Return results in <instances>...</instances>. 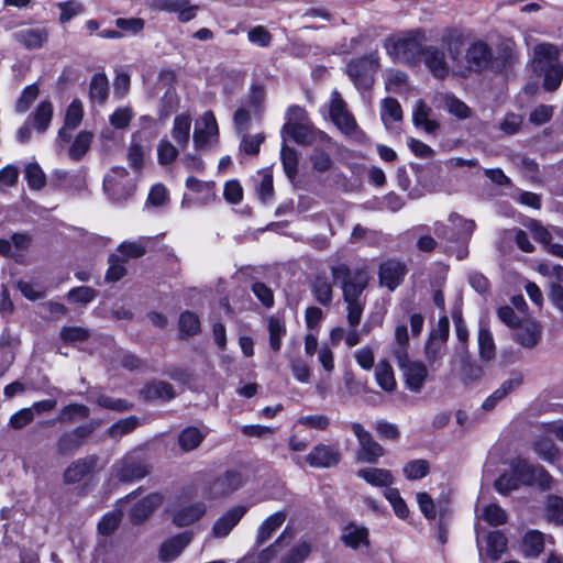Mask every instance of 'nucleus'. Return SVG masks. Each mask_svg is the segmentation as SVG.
I'll return each instance as SVG.
<instances>
[{
    "instance_id": "nucleus-1",
    "label": "nucleus",
    "mask_w": 563,
    "mask_h": 563,
    "mask_svg": "<svg viewBox=\"0 0 563 563\" xmlns=\"http://www.w3.org/2000/svg\"><path fill=\"white\" fill-rule=\"evenodd\" d=\"M441 43L452 60L455 77L467 78L472 73H479L492 63L490 47L483 41H475L466 46L465 37L460 31H450L443 35Z\"/></svg>"
},
{
    "instance_id": "nucleus-2",
    "label": "nucleus",
    "mask_w": 563,
    "mask_h": 563,
    "mask_svg": "<svg viewBox=\"0 0 563 563\" xmlns=\"http://www.w3.org/2000/svg\"><path fill=\"white\" fill-rule=\"evenodd\" d=\"M533 65L537 71L543 74V88L545 91H555L563 80V63L555 45L542 43L533 49Z\"/></svg>"
},
{
    "instance_id": "nucleus-3",
    "label": "nucleus",
    "mask_w": 563,
    "mask_h": 563,
    "mask_svg": "<svg viewBox=\"0 0 563 563\" xmlns=\"http://www.w3.org/2000/svg\"><path fill=\"white\" fill-rule=\"evenodd\" d=\"M423 42L424 33L421 30H411L389 36L385 40L384 47L394 60L416 64L421 59Z\"/></svg>"
},
{
    "instance_id": "nucleus-4",
    "label": "nucleus",
    "mask_w": 563,
    "mask_h": 563,
    "mask_svg": "<svg viewBox=\"0 0 563 563\" xmlns=\"http://www.w3.org/2000/svg\"><path fill=\"white\" fill-rule=\"evenodd\" d=\"M333 282L342 289L344 300L363 299L362 294L369 282L366 267L351 268L345 263L331 266Z\"/></svg>"
},
{
    "instance_id": "nucleus-5",
    "label": "nucleus",
    "mask_w": 563,
    "mask_h": 563,
    "mask_svg": "<svg viewBox=\"0 0 563 563\" xmlns=\"http://www.w3.org/2000/svg\"><path fill=\"white\" fill-rule=\"evenodd\" d=\"M378 68L379 57L374 52L351 59L346 65V74L358 90H367L372 88Z\"/></svg>"
},
{
    "instance_id": "nucleus-6",
    "label": "nucleus",
    "mask_w": 563,
    "mask_h": 563,
    "mask_svg": "<svg viewBox=\"0 0 563 563\" xmlns=\"http://www.w3.org/2000/svg\"><path fill=\"white\" fill-rule=\"evenodd\" d=\"M134 184L125 168L117 166L104 177L103 189L114 202L129 199L134 192Z\"/></svg>"
},
{
    "instance_id": "nucleus-7",
    "label": "nucleus",
    "mask_w": 563,
    "mask_h": 563,
    "mask_svg": "<svg viewBox=\"0 0 563 563\" xmlns=\"http://www.w3.org/2000/svg\"><path fill=\"white\" fill-rule=\"evenodd\" d=\"M421 58L433 77L445 79L450 75H453V64L444 47L441 49L434 45L424 46Z\"/></svg>"
},
{
    "instance_id": "nucleus-8",
    "label": "nucleus",
    "mask_w": 563,
    "mask_h": 563,
    "mask_svg": "<svg viewBox=\"0 0 563 563\" xmlns=\"http://www.w3.org/2000/svg\"><path fill=\"white\" fill-rule=\"evenodd\" d=\"M330 118L335 126L346 135H355L358 128L354 117L349 112L345 101L338 90H333L330 101Z\"/></svg>"
},
{
    "instance_id": "nucleus-9",
    "label": "nucleus",
    "mask_w": 563,
    "mask_h": 563,
    "mask_svg": "<svg viewBox=\"0 0 563 563\" xmlns=\"http://www.w3.org/2000/svg\"><path fill=\"white\" fill-rule=\"evenodd\" d=\"M283 132L287 133L296 143L301 145L325 144L331 139L323 131L317 130L310 122L307 123H285Z\"/></svg>"
},
{
    "instance_id": "nucleus-10",
    "label": "nucleus",
    "mask_w": 563,
    "mask_h": 563,
    "mask_svg": "<svg viewBox=\"0 0 563 563\" xmlns=\"http://www.w3.org/2000/svg\"><path fill=\"white\" fill-rule=\"evenodd\" d=\"M515 466L516 474H519V478L522 485H537L543 489L550 486L551 476L544 471L543 467L532 465L528 463L527 460H518Z\"/></svg>"
},
{
    "instance_id": "nucleus-11",
    "label": "nucleus",
    "mask_w": 563,
    "mask_h": 563,
    "mask_svg": "<svg viewBox=\"0 0 563 563\" xmlns=\"http://www.w3.org/2000/svg\"><path fill=\"white\" fill-rule=\"evenodd\" d=\"M19 558L20 563H38V554L33 549H27L25 543H12L8 537H4L2 547L0 548V560L5 563H16L15 559Z\"/></svg>"
},
{
    "instance_id": "nucleus-12",
    "label": "nucleus",
    "mask_w": 563,
    "mask_h": 563,
    "mask_svg": "<svg viewBox=\"0 0 563 563\" xmlns=\"http://www.w3.org/2000/svg\"><path fill=\"white\" fill-rule=\"evenodd\" d=\"M514 331V339L526 349L534 347L541 340V327L532 319L522 320Z\"/></svg>"
},
{
    "instance_id": "nucleus-13",
    "label": "nucleus",
    "mask_w": 563,
    "mask_h": 563,
    "mask_svg": "<svg viewBox=\"0 0 563 563\" xmlns=\"http://www.w3.org/2000/svg\"><path fill=\"white\" fill-rule=\"evenodd\" d=\"M247 512L246 506H235L213 522V538H225Z\"/></svg>"
},
{
    "instance_id": "nucleus-14",
    "label": "nucleus",
    "mask_w": 563,
    "mask_h": 563,
    "mask_svg": "<svg viewBox=\"0 0 563 563\" xmlns=\"http://www.w3.org/2000/svg\"><path fill=\"white\" fill-rule=\"evenodd\" d=\"M405 378L406 387L411 393H420L428 378L427 366L419 361H412L402 368H400Z\"/></svg>"
},
{
    "instance_id": "nucleus-15",
    "label": "nucleus",
    "mask_w": 563,
    "mask_h": 563,
    "mask_svg": "<svg viewBox=\"0 0 563 563\" xmlns=\"http://www.w3.org/2000/svg\"><path fill=\"white\" fill-rule=\"evenodd\" d=\"M379 283L389 290H395L406 275V266L398 261L388 260L379 266Z\"/></svg>"
},
{
    "instance_id": "nucleus-16",
    "label": "nucleus",
    "mask_w": 563,
    "mask_h": 563,
    "mask_svg": "<svg viewBox=\"0 0 563 563\" xmlns=\"http://www.w3.org/2000/svg\"><path fill=\"white\" fill-rule=\"evenodd\" d=\"M120 482H133L145 477L150 470L142 460H120L114 467Z\"/></svg>"
},
{
    "instance_id": "nucleus-17",
    "label": "nucleus",
    "mask_w": 563,
    "mask_h": 563,
    "mask_svg": "<svg viewBox=\"0 0 563 563\" xmlns=\"http://www.w3.org/2000/svg\"><path fill=\"white\" fill-rule=\"evenodd\" d=\"M13 37L23 47L37 49L47 42L48 31L45 27H29L15 32Z\"/></svg>"
},
{
    "instance_id": "nucleus-18",
    "label": "nucleus",
    "mask_w": 563,
    "mask_h": 563,
    "mask_svg": "<svg viewBox=\"0 0 563 563\" xmlns=\"http://www.w3.org/2000/svg\"><path fill=\"white\" fill-rule=\"evenodd\" d=\"M191 534L189 532L179 533L166 540L159 549L158 558L163 562L174 561L184 549L190 543Z\"/></svg>"
},
{
    "instance_id": "nucleus-19",
    "label": "nucleus",
    "mask_w": 563,
    "mask_h": 563,
    "mask_svg": "<svg viewBox=\"0 0 563 563\" xmlns=\"http://www.w3.org/2000/svg\"><path fill=\"white\" fill-rule=\"evenodd\" d=\"M155 7L167 12H177L180 22H188L196 18L197 5L190 4L189 0H157Z\"/></svg>"
},
{
    "instance_id": "nucleus-20",
    "label": "nucleus",
    "mask_w": 563,
    "mask_h": 563,
    "mask_svg": "<svg viewBox=\"0 0 563 563\" xmlns=\"http://www.w3.org/2000/svg\"><path fill=\"white\" fill-rule=\"evenodd\" d=\"M206 511L201 503L179 505L172 510L173 522L178 527H186L197 521Z\"/></svg>"
},
{
    "instance_id": "nucleus-21",
    "label": "nucleus",
    "mask_w": 563,
    "mask_h": 563,
    "mask_svg": "<svg viewBox=\"0 0 563 563\" xmlns=\"http://www.w3.org/2000/svg\"><path fill=\"white\" fill-rule=\"evenodd\" d=\"M341 540L352 549H357L362 544L367 547L369 544L368 530L364 526L350 522L342 528Z\"/></svg>"
},
{
    "instance_id": "nucleus-22",
    "label": "nucleus",
    "mask_w": 563,
    "mask_h": 563,
    "mask_svg": "<svg viewBox=\"0 0 563 563\" xmlns=\"http://www.w3.org/2000/svg\"><path fill=\"white\" fill-rule=\"evenodd\" d=\"M431 109L423 100H418L412 111V122L417 128H422L428 134H433L440 128L437 120L430 118Z\"/></svg>"
},
{
    "instance_id": "nucleus-23",
    "label": "nucleus",
    "mask_w": 563,
    "mask_h": 563,
    "mask_svg": "<svg viewBox=\"0 0 563 563\" xmlns=\"http://www.w3.org/2000/svg\"><path fill=\"white\" fill-rule=\"evenodd\" d=\"M286 520V514L283 511L275 512L267 517L257 529L255 547H261L267 542L272 536L282 527Z\"/></svg>"
},
{
    "instance_id": "nucleus-24",
    "label": "nucleus",
    "mask_w": 563,
    "mask_h": 563,
    "mask_svg": "<svg viewBox=\"0 0 563 563\" xmlns=\"http://www.w3.org/2000/svg\"><path fill=\"white\" fill-rule=\"evenodd\" d=\"M351 430L357 438L362 451L366 454V457H380L384 455V449L373 440L372 435L363 428L362 424L353 422Z\"/></svg>"
},
{
    "instance_id": "nucleus-25",
    "label": "nucleus",
    "mask_w": 563,
    "mask_h": 563,
    "mask_svg": "<svg viewBox=\"0 0 563 563\" xmlns=\"http://www.w3.org/2000/svg\"><path fill=\"white\" fill-rule=\"evenodd\" d=\"M522 383V375L520 373H512L510 377L505 380L501 386L488 396L483 402L485 410H492L496 404L505 398L510 391L516 389Z\"/></svg>"
},
{
    "instance_id": "nucleus-26",
    "label": "nucleus",
    "mask_w": 563,
    "mask_h": 563,
    "mask_svg": "<svg viewBox=\"0 0 563 563\" xmlns=\"http://www.w3.org/2000/svg\"><path fill=\"white\" fill-rule=\"evenodd\" d=\"M243 484L242 475L236 471H227L213 481V495L227 496L239 489Z\"/></svg>"
},
{
    "instance_id": "nucleus-27",
    "label": "nucleus",
    "mask_w": 563,
    "mask_h": 563,
    "mask_svg": "<svg viewBox=\"0 0 563 563\" xmlns=\"http://www.w3.org/2000/svg\"><path fill=\"white\" fill-rule=\"evenodd\" d=\"M163 501L161 494H151L140 501L131 511V520L133 523L143 522Z\"/></svg>"
},
{
    "instance_id": "nucleus-28",
    "label": "nucleus",
    "mask_w": 563,
    "mask_h": 563,
    "mask_svg": "<svg viewBox=\"0 0 563 563\" xmlns=\"http://www.w3.org/2000/svg\"><path fill=\"white\" fill-rule=\"evenodd\" d=\"M52 119L53 104L48 100H43L27 120L33 122V126L38 133H43L48 129Z\"/></svg>"
},
{
    "instance_id": "nucleus-29",
    "label": "nucleus",
    "mask_w": 563,
    "mask_h": 563,
    "mask_svg": "<svg viewBox=\"0 0 563 563\" xmlns=\"http://www.w3.org/2000/svg\"><path fill=\"white\" fill-rule=\"evenodd\" d=\"M449 222L455 230L456 241H461L463 243H466L471 240L476 229V223L474 220L465 219L456 212H452L449 216Z\"/></svg>"
},
{
    "instance_id": "nucleus-30",
    "label": "nucleus",
    "mask_w": 563,
    "mask_h": 563,
    "mask_svg": "<svg viewBox=\"0 0 563 563\" xmlns=\"http://www.w3.org/2000/svg\"><path fill=\"white\" fill-rule=\"evenodd\" d=\"M95 467L93 460H76L64 473V481L67 484H75L85 478Z\"/></svg>"
},
{
    "instance_id": "nucleus-31",
    "label": "nucleus",
    "mask_w": 563,
    "mask_h": 563,
    "mask_svg": "<svg viewBox=\"0 0 563 563\" xmlns=\"http://www.w3.org/2000/svg\"><path fill=\"white\" fill-rule=\"evenodd\" d=\"M522 552L526 558H538L544 550V534L529 530L522 539Z\"/></svg>"
},
{
    "instance_id": "nucleus-32",
    "label": "nucleus",
    "mask_w": 563,
    "mask_h": 563,
    "mask_svg": "<svg viewBox=\"0 0 563 563\" xmlns=\"http://www.w3.org/2000/svg\"><path fill=\"white\" fill-rule=\"evenodd\" d=\"M194 143L196 148H205L211 137V111H206L205 114L195 123Z\"/></svg>"
},
{
    "instance_id": "nucleus-33",
    "label": "nucleus",
    "mask_w": 563,
    "mask_h": 563,
    "mask_svg": "<svg viewBox=\"0 0 563 563\" xmlns=\"http://www.w3.org/2000/svg\"><path fill=\"white\" fill-rule=\"evenodd\" d=\"M109 95V81L104 74L98 73L91 77L89 98L91 102L102 104Z\"/></svg>"
},
{
    "instance_id": "nucleus-34",
    "label": "nucleus",
    "mask_w": 563,
    "mask_h": 563,
    "mask_svg": "<svg viewBox=\"0 0 563 563\" xmlns=\"http://www.w3.org/2000/svg\"><path fill=\"white\" fill-rule=\"evenodd\" d=\"M90 415V410L87 406L81 404H69L64 406L58 416L47 422V424H54L55 422H73L76 419H85Z\"/></svg>"
},
{
    "instance_id": "nucleus-35",
    "label": "nucleus",
    "mask_w": 563,
    "mask_h": 563,
    "mask_svg": "<svg viewBox=\"0 0 563 563\" xmlns=\"http://www.w3.org/2000/svg\"><path fill=\"white\" fill-rule=\"evenodd\" d=\"M141 393L146 400H168L175 396L173 386L162 380L146 385Z\"/></svg>"
},
{
    "instance_id": "nucleus-36",
    "label": "nucleus",
    "mask_w": 563,
    "mask_h": 563,
    "mask_svg": "<svg viewBox=\"0 0 563 563\" xmlns=\"http://www.w3.org/2000/svg\"><path fill=\"white\" fill-rule=\"evenodd\" d=\"M357 475L373 486L388 487L393 484V475L387 470L375 467L362 468L357 471Z\"/></svg>"
},
{
    "instance_id": "nucleus-37",
    "label": "nucleus",
    "mask_w": 563,
    "mask_h": 563,
    "mask_svg": "<svg viewBox=\"0 0 563 563\" xmlns=\"http://www.w3.org/2000/svg\"><path fill=\"white\" fill-rule=\"evenodd\" d=\"M375 379L377 385L385 391L391 393L396 389L397 383L394 371L387 361H380L376 365Z\"/></svg>"
},
{
    "instance_id": "nucleus-38",
    "label": "nucleus",
    "mask_w": 563,
    "mask_h": 563,
    "mask_svg": "<svg viewBox=\"0 0 563 563\" xmlns=\"http://www.w3.org/2000/svg\"><path fill=\"white\" fill-rule=\"evenodd\" d=\"M186 186L190 191V195L187 196L188 201L200 200L203 205L208 203L209 197L211 195V185L208 181L199 180L196 177H188L186 180Z\"/></svg>"
},
{
    "instance_id": "nucleus-39",
    "label": "nucleus",
    "mask_w": 563,
    "mask_h": 563,
    "mask_svg": "<svg viewBox=\"0 0 563 563\" xmlns=\"http://www.w3.org/2000/svg\"><path fill=\"white\" fill-rule=\"evenodd\" d=\"M191 119L187 114H178L174 119V125L172 130L173 139L180 147H185L188 144L190 135Z\"/></svg>"
},
{
    "instance_id": "nucleus-40",
    "label": "nucleus",
    "mask_w": 563,
    "mask_h": 563,
    "mask_svg": "<svg viewBox=\"0 0 563 563\" xmlns=\"http://www.w3.org/2000/svg\"><path fill=\"white\" fill-rule=\"evenodd\" d=\"M312 292L316 300L328 306L332 302L333 288L332 284L325 275H318L312 283Z\"/></svg>"
},
{
    "instance_id": "nucleus-41",
    "label": "nucleus",
    "mask_w": 563,
    "mask_h": 563,
    "mask_svg": "<svg viewBox=\"0 0 563 563\" xmlns=\"http://www.w3.org/2000/svg\"><path fill=\"white\" fill-rule=\"evenodd\" d=\"M439 100L444 108L457 119H466L471 115V109L452 93H440Z\"/></svg>"
},
{
    "instance_id": "nucleus-42",
    "label": "nucleus",
    "mask_w": 563,
    "mask_h": 563,
    "mask_svg": "<svg viewBox=\"0 0 563 563\" xmlns=\"http://www.w3.org/2000/svg\"><path fill=\"white\" fill-rule=\"evenodd\" d=\"M93 135L89 131H80L68 150V156L73 161H79L89 151Z\"/></svg>"
},
{
    "instance_id": "nucleus-43",
    "label": "nucleus",
    "mask_w": 563,
    "mask_h": 563,
    "mask_svg": "<svg viewBox=\"0 0 563 563\" xmlns=\"http://www.w3.org/2000/svg\"><path fill=\"white\" fill-rule=\"evenodd\" d=\"M478 350L482 360L490 361L496 355V345L492 332L486 327H481L477 335Z\"/></svg>"
},
{
    "instance_id": "nucleus-44",
    "label": "nucleus",
    "mask_w": 563,
    "mask_h": 563,
    "mask_svg": "<svg viewBox=\"0 0 563 563\" xmlns=\"http://www.w3.org/2000/svg\"><path fill=\"white\" fill-rule=\"evenodd\" d=\"M507 550V538L500 531H492L487 536V555L497 561Z\"/></svg>"
},
{
    "instance_id": "nucleus-45",
    "label": "nucleus",
    "mask_w": 563,
    "mask_h": 563,
    "mask_svg": "<svg viewBox=\"0 0 563 563\" xmlns=\"http://www.w3.org/2000/svg\"><path fill=\"white\" fill-rule=\"evenodd\" d=\"M267 329L269 334V346L277 352L282 347V339L286 334L285 323L277 317H269L267 320Z\"/></svg>"
},
{
    "instance_id": "nucleus-46",
    "label": "nucleus",
    "mask_w": 563,
    "mask_h": 563,
    "mask_svg": "<svg viewBox=\"0 0 563 563\" xmlns=\"http://www.w3.org/2000/svg\"><path fill=\"white\" fill-rule=\"evenodd\" d=\"M380 117L386 125L400 121L402 119L400 103L394 98H385L382 102Z\"/></svg>"
},
{
    "instance_id": "nucleus-47",
    "label": "nucleus",
    "mask_w": 563,
    "mask_h": 563,
    "mask_svg": "<svg viewBox=\"0 0 563 563\" xmlns=\"http://www.w3.org/2000/svg\"><path fill=\"white\" fill-rule=\"evenodd\" d=\"M408 84V76L397 69H388L385 73V88L387 91L399 93Z\"/></svg>"
},
{
    "instance_id": "nucleus-48",
    "label": "nucleus",
    "mask_w": 563,
    "mask_h": 563,
    "mask_svg": "<svg viewBox=\"0 0 563 563\" xmlns=\"http://www.w3.org/2000/svg\"><path fill=\"white\" fill-rule=\"evenodd\" d=\"M280 158L285 174L289 179H294L298 174V154L296 150L287 145H283Z\"/></svg>"
},
{
    "instance_id": "nucleus-49",
    "label": "nucleus",
    "mask_w": 563,
    "mask_h": 563,
    "mask_svg": "<svg viewBox=\"0 0 563 563\" xmlns=\"http://www.w3.org/2000/svg\"><path fill=\"white\" fill-rule=\"evenodd\" d=\"M520 485L522 484L520 482L519 474H516V466L512 467L510 473L501 474L495 481L496 490L503 495L519 488Z\"/></svg>"
},
{
    "instance_id": "nucleus-50",
    "label": "nucleus",
    "mask_w": 563,
    "mask_h": 563,
    "mask_svg": "<svg viewBox=\"0 0 563 563\" xmlns=\"http://www.w3.org/2000/svg\"><path fill=\"white\" fill-rule=\"evenodd\" d=\"M25 179L33 190H40L45 186L46 177L42 168L36 163H30L25 166Z\"/></svg>"
},
{
    "instance_id": "nucleus-51",
    "label": "nucleus",
    "mask_w": 563,
    "mask_h": 563,
    "mask_svg": "<svg viewBox=\"0 0 563 563\" xmlns=\"http://www.w3.org/2000/svg\"><path fill=\"white\" fill-rule=\"evenodd\" d=\"M139 422L140 420L135 416L120 419L109 428L108 434L111 438H121L133 431L139 426Z\"/></svg>"
},
{
    "instance_id": "nucleus-52",
    "label": "nucleus",
    "mask_w": 563,
    "mask_h": 563,
    "mask_svg": "<svg viewBox=\"0 0 563 563\" xmlns=\"http://www.w3.org/2000/svg\"><path fill=\"white\" fill-rule=\"evenodd\" d=\"M547 517L556 525H563V498L550 495L545 505Z\"/></svg>"
},
{
    "instance_id": "nucleus-53",
    "label": "nucleus",
    "mask_w": 563,
    "mask_h": 563,
    "mask_svg": "<svg viewBox=\"0 0 563 563\" xmlns=\"http://www.w3.org/2000/svg\"><path fill=\"white\" fill-rule=\"evenodd\" d=\"M430 471L427 460H410L404 466V474L410 481L424 477Z\"/></svg>"
},
{
    "instance_id": "nucleus-54",
    "label": "nucleus",
    "mask_w": 563,
    "mask_h": 563,
    "mask_svg": "<svg viewBox=\"0 0 563 563\" xmlns=\"http://www.w3.org/2000/svg\"><path fill=\"white\" fill-rule=\"evenodd\" d=\"M109 268L106 274L107 282H118L125 275V260H123L118 254H112L109 256Z\"/></svg>"
},
{
    "instance_id": "nucleus-55",
    "label": "nucleus",
    "mask_w": 563,
    "mask_h": 563,
    "mask_svg": "<svg viewBox=\"0 0 563 563\" xmlns=\"http://www.w3.org/2000/svg\"><path fill=\"white\" fill-rule=\"evenodd\" d=\"M179 445L186 452L196 449L202 441V434L197 428H187L179 434Z\"/></svg>"
},
{
    "instance_id": "nucleus-56",
    "label": "nucleus",
    "mask_w": 563,
    "mask_h": 563,
    "mask_svg": "<svg viewBox=\"0 0 563 563\" xmlns=\"http://www.w3.org/2000/svg\"><path fill=\"white\" fill-rule=\"evenodd\" d=\"M57 7L60 10V15H59L60 23L69 22L73 18L81 14L85 9L82 3L77 0L58 2Z\"/></svg>"
},
{
    "instance_id": "nucleus-57",
    "label": "nucleus",
    "mask_w": 563,
    "mask_h": 563,
    "mask_svg": "<svg viewBox=\"0 0 563 563\" xmlns=\"http://www.w3.org/2000/svg\"><path fill=\"white\" fill-rule=\"evenodd\" d=\"M40 92L36 84L26 86L20 98L16 101L15 110L20 113H24L29 110L30 106L35 101Z\"/></svg>"
},
{
    "instance_id": "nucleus-58",
    "label": "nucleus",
    "mask_w": 563,
    "mask_h": 563,
    "mask_svg": "<svg viewBox=\"0 0 563 563\" xmlns=\"http://www.w3.org/2000/svg\"><path fill=\"white\" fill-rule=\"evenodd\" d=\"M84 108L79 99H74L68 106L65 114V124L70 129H76L82 121Z\"/></svg>"
},
{
    "instance_id": "nucleus-59",
    "label": "nucleus",
    "mask_w": 563,
    "mask_h": 563,
    "mask_svg": "<svg viewBox=\"0 0 563 563\" xmlns=\"http://www.w3.org/2000/svg\"><path fill=\"white\" fill-rule=\"evenodd\" d=\"M121 519L122 512L120 510L108 512L98 523L99 532L103 536L111 534L119 527Z\"/></svg>"
},
{
    "instance_id": "nucleus-60",
    "label": "nucleus",
    "mask_w": 563,
    "mask_h": 563,
    "mask_svg": "<svg viewBox=\"0 0 563 563\" xmlns=\"http://www.w3.org/2000/svg\"><path fill=\"white\" fill-rule=\"evenodd\" d=\"M261 181L256 187L257 195L262 202L266 203L272 200L274 195L273 176L264 170L260 173Z\"/></svg>"
},
{
    "instance_id": "nucleus-61",
    "label": "nucleus",
    "mask_w": 563,
    "mask_h": 563,
    "mask_svg": "<svg viewBox=\"0 0 563 563\" xmlns=\"http://www.w3.org/2000/svg\"><path fill=\"white\" fill-rule=\"evenodd\" d=\"M483 518L490 526H500L507 521L506 511L496 504H490L484 507L483 509Z\"/></svg>"
},
{
    "instance_id": "nucleus-62",
    "label": "nucleus",
    "mask_w": 563,
    "mask_h": 563,
    "mask_svg": "<svg viewBox=\"0 0 563 563\" xmlns=\"http://www.w3.org/2000/svg\"><path fill=\"white\" fill-rule=\"evenodd\" d=\"M179 330L183 335H194L200 330V321L192 312H184L179 318Z\"/></svg>"
},
{
    "instance_id": "nucleus-63",
    "label": "nucleus",
    "mask_w": 563,
    "mask_h": 563,
    "mask_svg": "<svg viewBox=\"0 0 563 563\" xmlns=\"http://www.w3.org/2000/svg\"><path fill=\"white\" fill-rule=\"evenodd\" d=\"M89 335V330L81 327H63L60 330V339L67 343L84 342Z\"/></svg>"
},
{
    "instance_id": "nucleus-64",
    "label": "nucleus",
    "mask_w": 563,
    "mask_h": 563,
    "mask_svg": "<svg viewBox=\"0 0 563 563\" xmlns=\"http://www.w3.org/2000/svg\"><path fill=\"white\" fill-rule=\"evenodd\" d=\"M290 369L299 383L307 384L310 382L311 371L309 365L301 358L292 357L289 361Z\"/></svg>"
}]
</instances>
